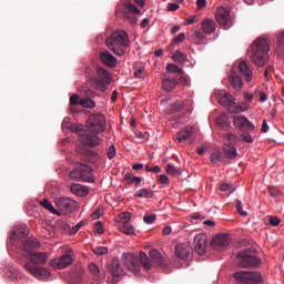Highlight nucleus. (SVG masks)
I'll return each instance as SVG.
<instances>
[{
	"label": "nucleus",
	"instance_id": "10",
	"mask_svg": "<svg viewBox=\"0 0 284 284\" xmlns=\"http://www.w3.org/2000/svg\"><path fill=\"white\" fill-rule=\"evenodd\" d=\"M240 267H258L261 260L254 255V251L245 250L236 255Z\"/></svg>",
	"mask_w": 284,
	"mask_h": 284
},
{
	"label": "nucleus",
	"instance_id": "9",
	"mask_svg": "<svg viewBox=\"0 0 284 284\" xmlns=\"http://www.w3.org/2000/svg\"><path fill=\"white\" fill-rule=\"evenodd\" d=\"M234 278L237 283L243 284H261L263 283V275L258 272L239 271L234 273Z\"/></svg>",
	"mask_w": 284,
	"mask_h": 284
},
{
	"label": "nucleus",
	"instance_id": "34",
	"mask_svg": "<svg viewBox=\"0 0 284 284\" xmlns=\"http://www.w3.org/2000/svg\"><path fill=\"white\" fill-rule=\"evenodd\" d=\"M166 70L170 72V74H180L176 77H183L185 73L183 72V69L179 68V65L174 63H169L166 65Z\"/></svg>",
	"mask_w": 284,
	"mask_h": 284
},
{
	"label": "nucleus",
	"instance_id": "31",
	"mask_svg": "<svg viewBox=\"0 0 284 284\" xmlns=\"http://www.w3.org/2000/svg\"><path fill=\"white\" fill-rule=\"evenodd\" d=\"M172 59L175 61V63H180L181 65H183V63H187V55L181 50L175 51L172 55Z\"/></svg>",
	"mask_w": 284,
	"mask_h": 284
},
{
	"label": "nucleus",
	"instance_id": "11",
	"mask_svg": "<svg viewBox=\"0 0 284 284\" xmlns=\"http://www.w3.org/2000/svg\"><path fill=\"white\" fill-rule=\"evenodd\" d=\"M215 19L224 30H229V28H232V16H230V11H227L225 8L220 7L215 11Z\"/></svg>",
	"mask_w": 284,
	"mask_h": 284
},
{
	"label": "nucleus",
	"instance_id": "42",
	"mask_svg": "<svg viewBox=\"0 0 284 284\" xmlns=\"http://www.w3.org/2000/svg\"><path fill=\"white\" fill-rule=\"evenodd\" d=\"M193 41L196 45H201V43H205V34L201 31H194Z\"/></svg>",
	"mask_w": 284,
	"mask_h": 284
},
{
	"label": "nucleus",
	"instance_id": "49",
	"mask_svg": "<svg viewBox=\"0 0 284 284\" xmlns=\"http://www.w3.org/2000/svg\"><path fill=\"white\" fill-rule=\"evenodd\" d=\"M183 41H185V33H179L178 37H175L172 42H171V48H174V45H176V43H183Z\"/></svg>",
	"mask_w": 284,
	"mask_h": 284
},
{
	"label": "nucleus",
	"instance_id": "58",
	"mask_svg": "<svg viewBox=\"0 0 284 284\" xmlns=\"http://www.w3.org/2000/svg\"><path fill=\"white\" fill-rule=\"evenodd\" d=\"M179 8H180L179 3H172V2H170V3L168 4V11H169V12H176V10H179Z\"/></svg>",
	"mask_w": 284,
	"mask_h": 284
},
{
	"label": "nucleus",
	"instance_id": "6",
	"mask_svg": "<svg viewBox=\"0 0 284 284\" xmlns=\"http://www.w3.org/2000/svg\"><path fill=\"white\" fill-rule=\"evenodd\" d=\"M119 12L122 13L123 19H125V21L131 26H136L139 22L136 14H141V10H139V8H136V6H134L131 1L119 4L115 13L119 14Z\"/></svg>",
	"mask_w": 284,
	"mask_h": 284
},
{
	"label": "nucleus",
	"instance_id": "5",
	"mask_svg": "<svg viewBox=\"0 0 284 284\" xmlns=\"http://www.w3.org/2000/svg\"><path fill=\"white\" fill-rule=\"evenodd\" d=\"M267 52H270V43H267V39L257 38L251 45V61L254 65L263 68L267 62Z\"/></svg>",
	"mask_w": 284,
	"mask_h": 284
},
{
	"label": "nucleus",
	"instance_id": "37",
	"mask_svg": "<svg viewBox=\"0 0 284 284\" xmlns=\"http://www.w3.org/2000/svg\"><path fill=\"white\" fill-rule=\"evenodd\" d=\"M118 230H120L123 234L128 236H132L134 234V226L132 224H119Z\"/></svg>",
	"mask_w": 284,
	"mask_h": 284
},
{
	"label": "nucleus",
	"instance_id": "19",
	"mask_svg": "<svg viewBox=\"0 0 284 284\" xmlns=\"http://www.w3.org/2000/svg\"><path fill=\"white\" fill-rule=\"evenodd\" d=\"M190 139H194V126H186L175 136V141H178V143H183V141H190Z\"/></svg>",
	"mask_w": 284,
	"mask_h": 284
},
{
	"label": "nucleus",
	"instance_id": "23",
	"mask_svg": "<svg viewBox=\"0 0 284 284\" xmlns=\"http://www.w3.org/2000/svg\"><path fill=\"white\" fill-rule=\"evenodd\" d=\"M175 256L182 261L190 258V246L180 244L175 247Z\"/></svg>",
	"mask_w": 284,
	"mask_h": 284
},
{
	"label": "nucleus",
	"instance_id": "3",
	"mask_svg": "<svg viewBox=\"0 0 284 284\" xmlns=\"http://www.w3.org/2000/svg\"><path fill=\"white\" fill-rule=\"evenodd\" d=\"M105 45L116 57H123L130 48V37L128 36V32L123 30L113 31L109 37H106Z\"/></svg>",
	"mask_w": 284,
	"mask_h": 284
},
{
	"label": "nucleus",
	"instance_id": "26",
	"mask_svg": "<svg viewBox=\"0 0 284 284\" xmlns=\"http://www.w3.org/2000/svg\"><path fill=\"white\" fill-rule=\"evenodd\" d=\"M134 77L135 79H143L145 77V63L143 62L134 63Z\"/></svg>",
	"mask_w": 284,
	"mask_h": 284
},
{
	"label": "nucleus",
	"instance_id": "15",
	"mask_svg": "<svg viewBox=\"0 0 284 284\" xmlns=\"http://www.w3.org/2000/svg\"><path fill=\"white\" fill-rule=\"evenodd\" d=\"M72 253H65L60 258H54L50 261V266L57 270H65L69 265H72Z\"/></svg>",
	"mask_w": 284,
	"mask_h": 284
},
{
	"label": "nucleus",
	"instance_id": "20",
	"mask_svg": "<svg viewBox=\"0 0 284 284\" xmlns=\"http://www.w3.org/2000/svg\"><path fill=\"white\" fill-rule=\"evenodd\" d=\"M39 247H41V244L37 240H27L22 244L24 256H30V254L34 253L32 250H37Z\"/></svg>",
	"mask_w": 284,
	"mask_h": 284
},
{
	"label": "nucleus",
	"instance_id": "22",
	"mask_svg": "<svg viewBox=\"0 0 284 284\" xmlns=\"http://www.w3.org/2000/svg\"><path fill=\"white\" fill-rule=\"evenodd\" d=\"M201 28H202V32H204V34H214V32H216V22H214V20L207 18V19L203 20Z\"/></svg>",
	"mask_w": 284,
	"mask_h": 284
},
{
	"label": "nucleus",
	"instance_id": "4",
	"mask_svg": "<svg viewBox=\"0 0 284 284\" xmlns=\"http://www.w3.org/2000/svg\"><path fill=\"white\" fill-rule=\"evenodd\" d=\"M125 270H130V272L139 274V272H141V262L139 261V257L129 255L124 261V266L119 262V260H113L111 265H109V272L114 276V278L123 276V274H125Z\"/></svg>",
	"mask_w": 284,
	"mask_h": 284
},
{
	"label": "nucleus",
	"instance_id": "32",
	"mask_svg": "<svg viewBox=\"0 0 284 284\" xmlns=\"http://www.w3.org/2000/svg\"><path fill=\"white\" fill-rule=\"evenodd\" d=\"M71 192L77 194V196H88L89 193L88 189H83L81 184H72Z\"/></svg>",
	"mask_w": 284,
	"mask_h": 284
},
{
	"label": "nucleus",
	"instance_id": "21",
	"mask_svg": "<svg viewBox=\"0 0 284 284\" xmlns=\"http://www.w3.org/2000/svg\"><path fill=\"white\" fill-rule=\"evenodd\" d=\"M100 60L108 68H116V58L112 55L109 51H103L100 53Z\"/></svg>",
	"mask_w": 284,
	"mask_h": 284
},
{
	"label": "nucleus",
	"instance_id": "8",
	"mask_svg": "<svg viewBox=\"0 0 284 284\" xmlns=\"http://www.w3.org/2000/svg\"><path fill=\"white\" fill-rule=\"evenodd\" d=\"M97 74L98 78L91 81V85L100 92H105L108 90V85H110V81H112V77L110 75V72L103 68H98Z\"/></svg>",
	"mask_w": 284,
	"mask_h": 284
},
{
	"label": "nucleus",
	"instance_id": "47",
	"mask_svg": "<svg viewBox=\"0 0 284 284\" xmlns=\"http://www.w3.org/2000/svg\"><path fill=\"white\" fill-rule=\"evenodd\" d=\"M93 254L97 256H103V254H108V247L105 246H95L92 248Z\"/></svg>",
	"mask_w": 284,
	"mask_h": 284
},
{
	"label": "nucleus",
	"instance_id": "24",
	"mask_svg": "<svg viewBox=\"0 0 284 284\" xmlns=\"http://www.w3.org/2000/svg\"><path fill=\"white\" fill-rule=\"evenodd\" d=\"M28 234H30V229H28V226L26 225H21L10 234V239L21 240V239H26Z\"/></svg>",
	"mask_w": 284,
	"mask_h": 284
},
{
	"label": "nucleus",
	"instance_id": "60",
	"mask_svg": "<svg viewBox=\"0 0 284 284\" xmlns=\"http://www.w3.org/2000/svg\"><path fill=\"white\" fill-rule=\"evenodd\" d=\"M159 181L162 185H168V183H170V179L165 174L160 175Z\"/></svg>",
	"mask_w": 284,
	"mask_h": 284
},
{
	"label": "nucleus",
	"instance_id": "57",
	"mask_svg": "<svg viewBox=\"0 0 284 284\" xmlns=\"http://www.w3.org/2000/svg\"><path fill=\"white\" fill-rule=\"evenodd\" d=\"M268 193L271 196H278L281 194V190L276 186H268Z\"/></svg>",
	"mask_w": 284,
	"mask_h": 284
},
{
	"label": "nucleus",
	"instance_id": "63",
	"mask_svg": "<svg viewBox=\"0 0 284 284\" xmlns=\"http://www.w3.org/2000/svg\"><path fill=\"white\" fill-rule=\"evenodd\" d=\"M69 129L71 132H81V125L80 124H70Z\"/></svg>",
	"mask_w": 284,
	"mask_h": 284
},
{
	"label": "nucleus",
	"instance_id": "27",
	"mask_svg": "<svg viewBox=\"0 0 284 284\" xmlns=\"http://www.w3.org/2000/svg\"><path fill=\"white\" fill-rule=\"evenodd\" d=\"M223 152L227 159H236V155L239 154L234 144H224Z\"/></svg>",
	"mask_w": 284,
	"mask_h": 284
},
{
	"label": "nucleus",
	"instance_id": "52",
	"mask_svg": "<svg viewBox=\"0 0 284 284\" xmlns=\"http://www.w3.org/2000/svg\"><path fill=\"white\" fill-rule=\"evenodd\" d=\"M181 110H183V101H176L171 105L172 112H179Z\"/></svg>",
	"mask_w": 284,
	"mask_h": 284
},
{
	"label": "nucleus",
	"instance_id": "46",
	"mask_svg": "<svg viewBox=\"0 0 284 284\" xmlns=\"http://www.w3.org/2000/svg\"><path fill=\"white\" fill-rule=\"evenodd\" d=\"M166 173H169L171 176H180L181 175V171H179V169H175V166L172 164L166 165Z\"/></svg>",
	"mask_w": 284,
	"mask_h": 284
},
{
	"label": "nucleus",
	"instance_id": "13",
	"mask_svg": "<svg viewBox=\"0 0 284 284\" xmlns=\"http://www.w3.org/2000/svg\"><path fill=\"white\" fill-rule=\"evenodd\" d=\"M55 205L62 214H72L77 202L70 197H60L55 201Z\"/></svg>",
	"mask_w": 284,
	"mask_h": 284
},
{
	"label": "nucleus",
	"instance_id": "2",
	"mask_svg": "<svg viewBox=\"0 0 284 284\" xmlns=\"http://www.w3.org/2000/svg\"><path fill=\"white\" fill-rule=\"evenodd\" d=\"M30 262H26L23 268L26 272L34 276V278H50V271L37 266V265H45L48 263V253L45 252H33L29 253Z\"/></svg>",
	"mask_w": 284,
	"mask_h": 284
},
{
	"label": "nucleus",
	"instance_id": "51",
	"mask_svg": "<svg viewBox=\"0 0 284 284\" xmlns=\"http://www.w3.org/2000/svg\"><path fill=\"white\" fill-rule=\"evenodd\" d=\"M235 207L241 216H247V212L243 211V202L241 200H236Z\"/></svg>",
	"mask_w": 284,
	"mask_h": 284
},
{
	"label": "nucleus",
	"instance_id": "39",
	"mask_svg": "<svg viewBox=\"0 0 284 284\" xmlns=\"http://www.w3.org/2000/svg\"><path fill=\"white\" fill-rule=\"evenodd\" d=\"M223 136H224L225 141L229 142L227 143L229 145H234V143H239V141H241V138L232 132L224 133Z\"/></svg>",
	"mask_w": 284,
	"mask_h": 284
},
{
	"label": "nucleus",
	"instance_id": "50",
	"mask_svg": "<svg viewBox=\"0 0 284 284\" xmlns=\"http://www.w3.org/2000/svg\"><path fill=\"white\" fill-rule=\"evenodd\" d=\"M70 105H81V98L79 97V94H73L70 97Z\"/></svg>",
	"mask_w": 284,
	"mask_h": 284
},
{
	"label": "nucleus",
	"instance_id": "25",
	"mask_svg": "<svg viewBox=\"0 0 284 284\" xmlns=\"http://www.w3.org/2000/svg\"><path fill=\"white\" fill-rule=\"evenodd\" d=\"M149 256L151 258V263H154L158 266H163V255H161L158 250H151Z\"/></svg>",
	"mask_w": 284,
	"mask_h": 284
},
{
	"label": "nucleus",
	"instance_id": "43",
	"mask_svg": "<svg viewBox=\"0 0 284 284\" xmlns=\"http://www.w3.org/2000/svg\"><path fill=\"white\" fill-rule=\"evenodd\" d=\"M211 162L214 163V165H219V163L223 162V153H221V151H214L211 154Z\"/></svg>",
	"mask_w": 284,
	"mask_h": 284
},
{
	"label": "nucleus",
	"instance_id": "33",
	"mask_svg": "<svg viewBox=\"0 0 284 284\" xmlns=\"http://www.w3.org/2000/svg\"><path fill=\"white\" fill-rule=\"evenodd\" d=\"M140 263L144 270H151L152 267V262H150V257L145 252H140Z\"/></svg>",
	"mask_w": 284,
	"mask_h": 284
},
{
	"label": "nucleus",
	"instance_id": "44",
	"mask_svg": "<svg viewBox=\"0 0 284 284\" xmlns=\"http://www.w3.org/2000/svg\"><path fill=\"white\" fill-rule=\"evenodd\" d=\"M89 272H90V274H92V276H94L95 278H99V276L101 274V268H99V265H97L95 263H90Z\"/></svg>",
	"mask_w": 284,
	"mask_h": 284
},
{
	"label": "nucleus",
	"instance_id": "12",
	"mask_svg": "<svg viewBox=\"0 0 284 284\" xmlns=\"http://www.w3.org/2000/svg\"><path fill=\"white\" fill-rule=\"evenodd\" d=\"M183 81H185V78L183 77H174L171 74H165L162 78V88L165 92H172V90H174V88H176L179 83H183Z\"/></svg>",
	"mask_w": 284,
	"mask_h": 284
},
{
	"label": "nucleus",
	"instance_id": "17",
	"mask_svg": "<svg viewBox=\"0 0 284 284\" xmlns=\"http://www.w3.org/2000/svg\"><path fill=\"white\" fill-rule=\"evenodd\" d=\"M230 245V235L225 233L217 234L213 237L212 247L213 250H225Z\"/></svg>",
	"mask_w": 284,
	"mask_h": 284
},
{
	"label": "nucleus",
	"instance_id": "38",
	"mask_svg": "<svg viewBox=\"0 0 284 284\" xmlns=\"http://www.w3.org/2000/svg\"><path fill=\"white\" fill-rule=\"evenodd\" d=\"M80 105L82 108H87L88 110H93V108H97V102H94V100L91 98H83L80 100Z\"/></svg>",
	"mask_w": 284,
	"mask_h": 284
},
{
	"label": "nucleus",
	"instance_id": "7",
	"mask_svg": "<svg viewBox=\"0 0 284 284\" xmlns=\"http://www.w3.org/2000/svg\"><path fill=\"white\" fill-rule=\"evenodd\" d=\"M69 179H71V181H82L83 183H94L92 168L81 163L78 164L74 170L70 171Z\"/></svg>",
	"mask_w": 284,
	"mask_h": 284
},
{
	"label": "nucleus",
	"instance_id": "55",
	"mask_svg": "<svg viewBox=\"0 0 284 284\" xmlns=\"http://www.w3.org/2000/svg\"><path fill=\"white\" fill-rule=\"evenodd\" d=\"M220 190H221V192H234V189H232V184H230V183H222L221 185H220Z\"/></svg>",
	"mask_w": 284,
	"mask_h": 284
},
{
	"label": "nucleus",
	"instance_id": "40",
	"mask_svg": "<svg viewBox=\"0 0 284 284\" xmlns=\"http://www.w3.org/2000/svg\"><path fill=\"white\" fill-rule=\"evenodd\" d=\"M250 132L253 131H240V141H243L244 143H254V139L252 138Z\"/></svg>",
	"mask_w": 284,
	"mask_h": 284
},
{
	"label": "nucleus",
	"instance_id": "48",
	"mask_svg": "<svg viewBox=\"0 0 284 284\" xmlns=\"http://www.w3.org/2000/svg\"><path fill=\"white\" fill-rule=\"evenodd\" d=\"M277 51L280 54H284V32L280 34L277 40Z\"/></svg>",
	"mask_w": 284,
	"mask_h": 284
},
{
	"label": "nucleus",
	"instance_id": "36",
	"mask_svg": "<svg viewBox=\"0 0 284 284\" xmlns=\"http://www.w3.org/2000/svg\"><path fill=\"white\" fill-rule=\"evenodd\" d=\"M40 205H42L44 210H48L49 212H51V214H57L58 216H61V212L57 211V209H54V206L52 205V203H50V201L44 199L43 201L40 202Z\"/></svg>",
	"mask_w": 284,
	"mask_h": 284
},
{
	"label": "nucleus",
	"instance_id": "62",
	"mask_svg": "<svg viewBox=\"0 0 284 284\" xmlns=\"http://www.w3.org/2000/svg\"><path fill=\"white\" fill-rule=\"evenodd\" d=\"M261 132L263 134L270 132V126L267 125V121L266 120H264L263 123H262Z\"/></svg>",
	"mask_w": 284,
	"mask_h": 284
},
{
	"label": "nucleus",
	"instance_id": "53",
	"mask_svg": "<svg viewBox=\"0 0 284 284\" xmlns=\"http://www.w3.org/2000/svg\"><path fill=\"white\" fill-rule=\"evenodd\" d=\"M143 221L148 225H152V223H154V221H156V215H154V214H146V215H144Z\"/></svg>",
	"mask_w": 284,
	"mask_h": 284
},
{
	"label": "nucleus",
	"instance_id": "16",
	"mask_svg": "<svg viewBox=\"0 0 284 284\" xmlns=\"http://www.w3.org/2000/svg\"><path fill=\"white\" fill-rule=\"evenodd\" d=\"M237 70L239 74L244 79V81H246V83H252V79H254V71L246 61L240 62Z\"/></svg>",
	"mask_w": 284,
	"mask_h": 284
},
{
	"label": "nucleus",
	"instance_id": "14",
	"mask_svg": "<svg viewBox=\"0 0 284 284\" xmlns=\"http://www.w3.org/2000/svg\"><path fill=\"white\" fill-rule=\"evenodd\" d=\"M233 125L234 128H237L240 132H243V131L254 132L255 130V126L252 124V122L244 115L234 116Z\"/></svg>",
	"mask_w": 284,
	"mask_h": 284
},
{
	"label": "nucleus",
	"instance_id": "1",
	"mask_svg": "<svg viewBox=\"0 0 284 284\" xmlns=\"http://www.w3.org/2000/svg\"><path fill=\"white\" fill-rule=\"evenodd\" d=\"M105 131V116L101 113H93L88 118V131L80 135V142L88 148L101 145L99 134Z\"/></svg>",
	"mask_w": 284,
	"mask_h": 284
},
{
	"label": "nucleus",
	"instance_id": "45",
	"mask_svg": "<svg viewBox=\"0 0 284 284\" xmlns=\"http://www.w3.org/2000/svg\"><path fill=\"white\" fill-rule=\"evenodd\" d=\"M131 219H132V216L129 212H124V213L120 214L119 215L120 225L129 224Z\"/></svg>",
	"mask_w": 284,
	"mask_h": 284
},
{
	"label": "nucleus",
	"instance_id": "28",
	"mask_svg": "<svg viewBox=\"0 0 284 284\" xmlns=\"http://www.w3.org/2000/svg\"><path fill=\"white\" fill-rule=\"evenodd\" d=\"M229 79H230V83L232 84L234 90L239 91V90H241V88H243V80H241V77H239V74L231 73Z\"/></svg>",
	"mask_w": 284,
	"mask_h": 284
},
{
	"label": "nucleus",
	"instance_id": "35",
	"mask_svg": "<svg viewBox=\"0 0 284 284\" xmlns=\"http://www.w3.org/2000/svg\"><path fill=\"white\" fill-rule=\"evenodd\" d=\"M138 199H152L154 196V193L148 189H141L138 190L134 194Z\"/></svg>",
	"mask_w": 284,
	"mask_h": 284
},
{
	"label": "nucleus",
	"instance_id": "59",
	"mask_svg": "<svg viewBox=\"0 0 284 284\" xmlns=\"http://www.w3.org/2000/svg\"><path fill=\"white\" fill-rule=\"evenodd\" d=\"M84 97L85 99H94V97H97V92H94L92 89H88L84 92Z\"/></svg>",
	"mask_w": 284,
	"mask_h": 284
},
{
	"label": "nucleus",
	"instance_id": "41",
	"mask_svg": "<svg viewBox=\"0 0 284 284\" xmlns=\"http://www.w3.org/2000/svg\"><path fill=\"white\" fill-rule=\"evenodd\" d=\"M220 103L222 105H233L234 104V97L230 93H224L222 98H220Z\"/></svg>",
	"mask_w": 284,
	"mask_h": 284
},
{
	"label": "nucleus",
	"instance_id": "64",
	"mask_svg": "<svg viewBox=\"0 0 284 284\" xmlns=\"http://www.w3.org/2000/svg\"><path fill=\"white\" fill-rule=\"evenodd\" d=\"M95 231L98 232V234H103V225L101 224V222L95 223Z\"/></svg>",
	"mask_w": 284,
	"mask_h": 284
},
{
	"label": "nucleus",
	"instance_id": "54",
	"mask_svg": "<svg viewBox=\"0 0 284 284\" xmlns=\"http://www.w3.org/2000/svg\"><path fill=\"white\" fill-rule=\"evenodd\" d=\"M106 156L108 159L112 160L113 156H116V148L114 146V144H112L106 152Z\"/></svg>",
	"mask_w": 284,
	"mask_h": 284
},
{
	"label": "nucleus",
	"instance_id": "56",
	"mask_svg": "<svg viewBox=\"0 0 284 284\" xmlns=\"http://www.w3.org/2000/svg\"><path fill=\"white\" fill-rule=\"evenodd\" d=\"M270 223L273 227H278L281 219H278V216H270Z\"/></svg>",
	"mask_w": 284,
	"mask_h": 284
},
{
	"label": "nucleus",
	"instance_id": "18",
	"mask_svg": "<svg viewBox=\"0 0 284 284\" xmlns=\"http://www.w3.org/2000/svg\"><path fill=\"white\" fill-rule=\"evenodd\" d=\"M194 250L197 254H205L207 247V235L205 233H200L194 237Z\"/></svg>",
	"mask_w": 284,
	"mask_h": 284
},
{
	"label": "nucleus",
	"instance_id": "30",
	"mask_svg": "<svg viewBox=\"0 0 284 284\" xmlns=\"http://www.w3.org/2000/svg\"><path fill=\"white\" fill-rule=\"evenodd\" d=\"M124 181L128 183V185H132V183H135V186L139 187L141 185V178L140 176H134L132 172H128L124 175Z\"/></svg>",
	"mask_w": 284,
	"mask_h": 284
},
{
	"label": "nucleus",
	"instance_id": "29",
	"mask_svg": "<svg viewBox=\"0 0 284 284\" xmlns=\"http://www.w3.org/2000/svg\"><path fill=\"white\" fill-rule=\"evenodd\" d=\"M78 152L81 156H87L88 159H99V153H97V151L90 150L85 146L79 148Z\"/></svg>",
	"mask_w": 284,
	"mask_h": 284
},
{
	"label": "nucleus",
	"instance_id": "61",
	"mask_svg": "<svg viewBox=\"0 0 284 284\" xmlns=\"http://www.w3.org/2000/svg\"><path fill=\"white\" fill-rule=\"evenodd\" d=\"M205 6H207L206 0H196V7L199 8V10H203V8H205Z\"/></svg>",
	"mask_w": 284,
	"mask_h": 284
}]
</instances>
